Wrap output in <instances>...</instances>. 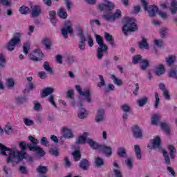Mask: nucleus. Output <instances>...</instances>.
Masks as SVG:
<instances>
[{
	"label": "nucleus",
	"instance_id": "nucleus-1",
	"mask_svg": "<svg viewBox=\"0 0 177 177\" xmlns=\"http://www.w3.org/2000/svg\"><path fill=\"white\" fill-rule=\"evenodd\" d=\"M28 145L26 142L23 141L19 143V147L21 149L22 151H19L17 149H10L6 147V146L0 143V154L1 156H6L7 158V162H20V161H23L24 158H26L27 153L24 152L26 150V147H28Z\"/></svg>",
	"mask_w": 177,
	"mask_h": 177
},
{
	"label": "nucleus",
	"instance_id": "nucleus-2",
	"mask_svg": "<svg viewBox=\"0 0 177 177\" xmlns=\"http://www.w3.org/2000/svg\"><path fill=\"white\" fill-rule=\"evenodd\" d=\"M87 143L88 145H89L91 149H93L94 150L98 149L100 151H102V153H105L106 157H111V155L113 154V149H111V147L106 145H100L92 139L87 140Z\"/></svg>",
	"mask_w": 177,
	"mask_h": 177
},
{
	"label": "nucleus",
	"instance_id": "nucleus-3",
	"mask_svg": "<svg viewBox=\"0 0 177 177\" xmlns=\"http://www.w3.org/2000/svg\"><path fill=\"white\" fill-rule=\"evenodd\" d=\"M95 39L97 44H98L100 46L97 50V57L99 59V60H102L103 55H104V52L107 51L109 47H107V45L104 44L103 37H102L100 35H96Z\"/></svg>",
	"mask_w": 177,
	"mask_h": 177
},
{
	"label": "nucleus",
	"instance_id": "nucleus-4",
	"mask_svg": "<svg viewBox=\"0 0 177 177\" xmlns=\"http://www.w3.org/2000/svg\"><path fill=\"white\" fill-rule=\"evenodd\" d=\"M138 30V26L135 23V19L127 18V22L122 27V32L124 35H128V32H135Z\"/></svg>",
	"mask_w": 177,
	"mask_h": 177
},
{
	"label": "nucleus",
	"instance_id": "nucleus-5",
	"mask_svg": "<svg viewBox=\"0 0 177 177\" xmlns=\"http://www.w3.org/2000/svg\"><path fill=\"white\" fill-rule=\"evenodd\" d=\"M20 38H21V34L19 32L14 34L12 38L7 44V49L9 50V52L15 50L16 45L21 44V40Z\"/></svg>",
	"mask_w": 177,
	"mask_h": 177
},
{
	"label": "nucleus",
	"instance_id": "nucleus-6",
	"mask_svg": "<svg viewBox=\"0 0 177 177\" xmlns=\"http://www.w3.org/2000/svg\"><path fill=\"white\" fill-rule=\"evenodd\" d=\"M152 125H160V128L166 132L167 135H169V129H171V126L167 123L160 122V116L158 115H153L151 118Z\"/></svg>",
	"mask_w": 177,
	"mask_h": 177
},
{
	"label": "nucleus",
	"instance_id": "nucleus-7",
	"mask_svg": "<svg viewBox=\"0 0 177 177\" xmlns=\"http://www.w3.org/2000/svg\"><path fill=\"white\" fill-rule=\"evenodd\" d=\"M141 5L143 6L144 10L148 12L149 17H154L156 13L158 12V8L156 5H152L147 8L149 3L146 0H141Z\"/></svg>",
	"mask_w": 177,
	"mask_h": 177
},
{
	"label": "nucleus",
	"instance_id": "nucleus-8",
	"mask_svg": "<svg viewBox=\"0 0 177 177\" xmlns=\"http://www.w3.org/2000/svg\"><path fill=\"white\" fill-rule=\"evenodd\" d=\"M102 17L104 20H106V21L114 23L115 20H118V19L121 17V10L118 9L114 14L112 12L105 13L103 15Z\"/></svg>",
	"mask_w": 177,
	"mask_h": 177
},
{
	"label": "nucleus",
	"instance_id": "nucleus-9",
	"mask_svg": "<svg viewBox=\"0 0 177 177\" xmlns=\"http://www.w3.org/2000/svg\"><path fill=\"white\" fill-rule=\"evenodd\" d=\"M149 149H153L154 150H158V151H161V150H164L161 148V139L160 136H156L153 140H151L149 143L148 144Z\"/></svg>",
	"mask_w": 177,
	"mask_h": 177
},
{
	"label": "nucleus",
	"instance_id": "nucleus-10",
	"mask_svg": "<svg viewBox=\"0 0 177 177\" xmlns=\"http://www.w3.org/2000/svg\"><path fill=\"white\" fill-rule=\"evenodd\" d=\"M75 89L76 91H77L80 96H84V97H86V100L87 102H92V98L91 97V91H89V89H86L85 91H82V88H81V86L80 85H76Z\"/></svg>",
	"mask_w": 177,
	"mask_h": 177
},
{
	"label": "nucleus",
	"instance_id": "nucleus-11",
	"mask_svg": "<svg viewBox=\"0 0 177 177\" xmlns=\"http://www.w3.org/2000/svg\"><path fill=\"white\" fill-rule=\"evenodd\" d=\"M98 9L101 10V12H110V10L114 9V4L111 1H105V3H102L98 5Z\"/></svg>",
	"mask_w": 177,
	"mask_h": 177
},
{
	"label": "nucleus",
	"instance_id": "nucleus-12",
	"mask_svg": "<svg viewBox=\"0 0 177 177\" xmlns=\"http://www.w3.org/2000/svg\"><path fill=\"white\" fill-rule=\"evenodd\" d=\"M73 32L74 31L71 28V22H70V21H67L65 23V27L61 30L62 35H63L64 38L67 39L68 38V35L67 34H73Z\"/></svg>",
	"mask_w": 177,
	"mask_h": 177
},
{
	"label": "nucleus",
	"instance_id": "nucleus-13",
	"mask_svg": "<svg viewBox=\"0 0 177 177\" xmlns=\"http://www.w3.org/2000/svg\"><path fill=\"white\" fill-rule=\"evenodd\" d=\"M28 148L30 151H37V154H38L39 157H44L46 154L45 151L39 146H31V145H28Z\"/></svg>",
	"mask_w": 177,
	"mask_h": 177
},
{
	"label": "nucleus",
	"instance_id": "nucleus-14",
	"mask_svg": "<svg viewBox=\"0 0 177 177\" xmlns=\"http://www.w3.org/2000/svg\"><path fill=\"white\" fill-rule=\"evenodd\" d=\"M132 131L133 136L136 139H142L143 138V131L138 126H134Z\"/></svg>",
	"mask_w": 177,
	"mask_h": 177
},
{
	"label": "nucleus",
	"instance_id": "nucleus-15",
	"mask_svg": "<svg viewBox=\"0 0 177 177\" xmlns=\"http://www.w3.org/2000/svg\"><path fill=\"white\" fill-rule=\"evenodd\" d=\"M155 75L160 77V75H163L165 74V67L162 64H159L155 67L154 69Z\"/></svg>",
	"mask_w": 177,
	"mask_h": 177
},
{
	"label": "nucleus",
	"instance_id": "nucleus-16",
	"mask_svg": "<svg viewBox=\"0 0 177 177\" xmlns=\"http://www.w3.org/2000/svg\"><path fill=\"white\" fill-rule=\"evenodd\" d=\"M88 138V133L85 132L83 135L80 136L77 140H76V145H84L86 142L88 143V140L91 138Z\"/></svg>",
	"mask_w": 177,
	"mask_h": 177
},
{
	"label": "nucleus",
	"instance_id": "nucleus-17",
	"mask_svg": "<svg viewBox=\"0 0 177 177\" xmlns=\"http://www.w3.org/2000/svg\"><path fill=\"white\" fill-rule=\"evenodd\" d=\"M42 10L39 6H34L31 9V16L32 17H38L41 15Z\"/></svg>",
	"mask_w": 177,
	"mask_h": 177
},
{
	"label": "nucleus",
	"instance_id": "nucleus-18",
	"mask_svg": "<svg viewBox=\"0 0 177 177\" xmlns=\"http://www.w3.org/2000/svg\"><path fill=\"white\" fill-rule=\"evenodd\" d=\"M104 120V110L100 109L97 112V115L95 116V121L97 122H102Z\"/></svg>",
	"mask_w": 177,
	"mask_h": 177
},
{
	"label": "nucleus",
	"instance_id": "nucleus-19",
	"mask_svg": "<svg viewBox=\"0 0 177 177\" xmlns=\"http://www.w3.org/2000/svg\"><path fill=\"white\" fill-rule=\"evenodd\" d=\"M77 46L80 50V52H85L86 46V37H82L80 39Z\"/></svg>",
	"mask_w": 177,
	"mask_h": 177
},
{
	"label": "nucleus",
	"instance_id": "nucleus-20",
	"mask_svg": "<svg viewBox=\"0 0 177 177\" xmlns=\"http://www.w3.org/2000/svg\"><path fill=\"white\" fill-rule=\"evenodd\" d=\"M42 45H44L47 50H50L52 47V41L49 38L45 37L41 40Z\"/></svg>",
	"mask_w": 177,
	"mask_h": 177
},
{
	"label": "nucleus",
	"instance_id": "nucleus-21",
	"mask_svg": "<svg viewBox=\"0 0 177 177\" xmlns=\"http://www.w3.org/2000/svg\"><path fill=\"white\" fill-rule=\"evenodd\" d=\"M90 165H91V164L89 163V161L86 159H82L80 161V167L84 171H88V169L89 168Z\"/></svg>",
	"mask_w": 177,
	"mask_h": 177
},
{
	"label": "nucleus",
	"instance_id": "nucleus-22",
	"mask_svg": "<svg viewBox=\"0 0 177 177\" xmlns=\"http://www.w3.org/2000/svg\"><path fill=\"white\" fill-rule=\"evenodd\" d=\"M64 138L65 139H71L74 138V135H73V131L67 128L64 129Z\"/></svg>",
	"mask_w": 177,
	"mask_h": 177
},
{
	"label": "nucleus",
	"instance_id": "nucleus-23",
	"mask_svg": "<svg viewBox=\"0 0 177 177\" xmlns=\"http://www.w3.org/2000/svg\"><path fill=\"white\" fill-rule=\"evenodd\" d=\"M37 172L40 175H45L48 172V167L44 165H39L36 169Z\"/></svg>",
	"mask_w": 177,
	"mask_h": 177
},
{
	"label": "nucleus",
	"instance_id": "nucleus-24",
	"mask_svg": "<svg viewBox=\"0 0 177 177\" xmlns=\"http://www.w3.org/2000/svg\"><path fill=\"white\" fill-rule=\"evenodd\" d=\"M169 10L171 13V15H176L177 12V1L176 0H172L171 3V7L169 8Z\"/></svg>",
	"mask_w": 177,
	"mask_h": 177
},
{
	"label": "nucleus",
	"instance_id": "nucleus-25",
	"mask_svg": "<svg viewBox=\"0 0 177 177\" xmlns=\"http://www.w3.org/2000/svg\"><path fill=\"white\" fill-rule=\"evenodd\" d=\"M162 153L163 154L165 164H167V165H169L171 164V158H169L168 152H167L165 149H162Z\"/></svg>",
	"mask_w": 177,
	"mask_h": 177
},
{
	"label": "nucleus",
	"instance_id": "nucleus-26",
	"mask_svg": "<svg viewBox=\"0 0 177 177\" xmlns=\"http://www.w3.org/2000/svg\"><path fill=\"white\" fill-rule=\"evenodd\" d=\"M54 89L52 88H46L43 90L41 93V97H46L49 95H52V93L54 92Z\"/></svg>",
	"mask_w": 177,
	"mask_h": 177
},
{
	"label": "nucleus",
	"instance_id": "nucleus-27",
	"mask_svg": "<svg viewBox=\"0 0 177 177\" xmlns=\"http://www.w3.org/2000/svg\"><path fill=\"white\" fill-rule=\"evenodd\" d=\"M134 151L138 160H142V151L140 149V146L136 145L134 146Z\"/></svg>",
	"mask_w": 177,
	"mask_h": 177
},
{
	"label": "nucleus",
	"instance_id": "nucleus-28",
	"mask_svg": "<svg viewBox=\"0 0 177 177\" xmlns=\"http://www.w3.org/2000/svg\"><path fill=\"white\" fill-rule=\"evenodd\" d=\"M140 49H149V44L147 39L142 38V41L139 43Z\"/></svg>",
	"mask_w": 177,
	"mask_h": 177
},
{
	"label": "nucleus",
	"instance_id": "nucleus-29",
	"mask_svg": "<svg viewBox=\"0 0 177 177\" xmlns=\"http://www.w3.org/2000/svg\"><path fill=\"white\" fill-rule=\"evenodd\" d=\"M75 31L77 32V37H79L80 39L86 38L84 35V30H82V28H81V26H77Z\"/></svg>",
	"mask_w": 177,
	"mask_h": 177
},
{
	"label": "nucleus",
	"instance_id": "nucleus-30",
	"mask_svg": "<svg viewBox=\"0 0 177 177\" xmlns=\"http://www.w3.org/2000/svg\"><path fill=\"white\" fill-rule=\"evenodd\" d=\"M49 17H50V20L52 23V24H53L54 26L56 24V11L55 10H52L49 12Z\"/></svg>",
	"mask_w": 177,
	"mask_h": 177
},
{
	"label": "nucleus",
	"instance_id": "nucleus-31",
	"mask_svg": "<svg viewBox=\"0 0 177 177\" xmlns=\"http://www.w3.org/2000/svg\"><path fill=\"white\" fill-rule=\"evenodd\" d=\"M117 154L119 157H127V149L124 147L118 148L117 150Z\"/></svg>",
	"mask_w": 177,
	"mask_h": 177
},
{
	"label": "nucleus",
	"instance_id": "nucleus-32",
	"mask_svg": "<svg viewBox=\"0 0 177 177\" xmlns=\"http://www.w3.org/2000/svg\"><path fill=\"white\" fill-rule=\"evenodd\" d=\"M110 78H111V80H113V82H114L115 85H118V86H121V85H122V84H124L122 80H121L119 78L115 77V75H111Z\"/></svg>",
	"mask_w": 177,
	"mask_h": 177
},
{
	"label": "nucleus",
	"instance_id": "nucleus-33",
	"mask_svg": "<svg viewBox=\"0 0 177 177\" xmlns=\"http://www.w3.org/2000/svg\"><path fill=\"white\" fill-rule=\"evenodd\" d=\"M95 167H103V165H104V161L102 158L97 157L95 158Z\"/></svg>",
	"mask_w": 177,
	"mask_h": 177
},
{
	"label": "nucleus",
	"instance_id": "nucleus-34",
	"mask_svg": "<svg viewBox=\"0 0 177 177\" xmlns=\"http://www.w3.org/2000/svg\"><path fill=\"white\" fill-rule=\"evenodd\" d=\"M168 149L170 153V157L171 160H174L175 158V154L176 153V149H175L173 145H169Z\"/></svg>",
	"mask_w": 177,
	"mask_h": 177
},
{
	"label": "nucleus",
	"instance_id": "nucleus-35",
	"mask_svg": "<svg viewBox=\"0 0 177 177\" xmlns=\"http://www.w3.org/2000/svg\"><path fill=\"white\" fill-rule=\"evenodd\" d=\"M86 115H88V113H86V110L84 108H82L78 113V117L81 120H84V118H86Z\"/></svg>",
	"mask_w": 177,
	"mask_h": 177
},
{
	"label": "nucleus",
	"instance_id": "nucleus-36",
	"mask_svg": "<svg viewBox=\"0 0 177 177\" xmlns=\"http://www.w3.org/2000/svg\"><path fill=\"white\" fill-rule=\"evenodd\" d=\"M32 54H34L33 56H35L37 57V59H38V61L41 60V59H42V57L44 56V54L42 53V51H41L40 49H36L33 53H32Z\"/></svg>",
	"mask_w": 177,
	"mask_h": 177
},
{
	"label": "nucleus",
	"instance_id": "nucleus-37",
	"mask_svg": "<svg viewBox=\"0 0 177 177\" xmlns=\"http://www.w3.org/2000/svg\"><path fill=\"white\" fill-rule=\"evenodd\" d=\"M58 16L61 19H67V16H68L67 12L65 10L64 8H61L58 12Z\"/></svg>",
	"mask_w": 177,
	"mask_h": 177
},
{
	"label": "nucleus",
	"instance_id": "nucleus-38",
	"mask_svg": "<svg viewBox=\"0 0 177 177\" xmlns=\"http://www.w3.org/2000/svg\"><path fill=\"white\" fill-rule=\"evenodd\" d=\"M147 100H149V98L145 96L142 98L138 100L137 101V103L140 107H143L146 103H147Z\"/></svg>",
	"mask_w": 177,
	"mask_h": 177
},
{
	"label": "nucleus",
	"instance_id": "nucleus-39",
	"mask_svg": "<svg viewBox=\"0 0 177 177\" xmlns=\"http://www.w3.org/2000/svg\"><path fill=\"white\" fill-rule=\"evenodd\" d=\"M140 66L141 70H146V68L149 67V61H147V59H142L140 63Z\"/></svg>",
	"mask_w": 177,
	"mask_h": 177
},
{
	"label": "nucleus",
	"instance_id": "nucleus-40",
	"mask_svg": "<svg viewBox=\"0 0 177 177\" xmlns=\"http://www.w3.org/2000/svg\"><path fill=\"white\" fill-rule=\"evenodd\" d=\"M176 60V57L174 55H170L167 58H166V62L168 66H171V64H174Z\"/></svg>",
	"mask_w": 177,
	"mask_h": 177
},
{
	"label": "nucleus",
	"instance_id": "nucleus-41",
	"mask_svg": "<svg viewBox=\"0 0 177 177\" xmlns=\"http://www.w3.org/2000/svg\"><path fill=\"white\" fill-rule=\"evenodd\" d=\"M143 58L142 57V55H137L133 57V63L134 64H138V63L140 64Z\"/></svg>",
	"mask_w": 177,
	"mask_h": 177
},
{
	"label": "nucleus",
	"instance_id": "nucleus-42",
	"mask_svg": "<svg viewBox=\"0 0 177 177\" xmlns=\"http://www.w3.org/2000/svg\"><path fill=\"white\" fill-rule=\"evenodd\" d=\"M3 130L6 135H12V133H13V129L10 124H7Z\"/></svg>",
	"mask_w": 177,
	"mask_h": 177
},
{
	"label": "nucleus",
	"instance_id": "nucleus-43",
	"mask_svg": "<svg viewBox=\"0 0 177 177\" xmlns=\"http://www.w3.org/2000/svg\"><path fill=\"white\" fill-rule=\"evenodd\" d=\"M72 155L73 156V159L75 161H80L81 160V153H80V151H75L73 152Z\"/></svg>",
	"mask_w": 177,
	"mask_h": 177
},
{
	"label": "nucleus",
	"instance_id": "nucleus-44",
	"mask_svg": "<svg viewBox=\"0 0 177 177\" xmlns=\"http://www.w3.org/2000/svg\"><path fill=\"white\" fill-rule=\"evenodd\" d=\"M6 85L7 88L12 89L15 86V80L12 78L8 79Z\"/></svg>",
	"mask_w": 177,
	"mask_h": 177
},
{
	"label": "nucleus",
	"instance_id": "nucleus-45",
	"mask_svg": "<svg viewBox=\"0 0 177 177\" xmlns=\"http://www.w3.org/2000/svg\"><path fill=\"white\" fill-rule=\"evenodd\" d=\"M43 67L46 71H48V73H50V74L53 73V70L50 68L49 62H45L43 64Z\"/></svg>",
	"mask_w": 177,
	"mask_h": 177
},
{
	"label": "nucleus",
	"instance_id": "nucleus-46",
	"mask_svg": "<svg viewBox=\"0 0 177 177\" xmlns=\"http://www.w3.org/2000/svg\"><path fill=\"white\" fill-rule=\"evenodd\" d=\"M100 82L97 83L98 88H102V86H106V81H104V77L103 75H99Z\"/></svg>",
	"mask_w": 177,
	"mask_h": 177
},
{
	"label": "nucleus",
	"instance_id": "nucleus-47",
	"mask_svg": "<svg viewBox=\"0 0 177 177\" xmlns=\"http://www.w3.org/2000/svg\"><path fill=\"white\" fill-rule=\"evenodd\" d=\"M19 12L21 13V15H28V13L30 12V8L26 6H22L19 8Z\"/></svg>",
	"mask_w": 177,
	"mask_h": 177
},
{
	"label": "nucleus",
	"instance_id": "nucleus-48",
	"mask_svg": "<svg viewBox=\"0 0 177 177\" xmlns=\"http://www.w3.org/2000/svg\"><path fill=\"white\" fill-rule=\"evenodd\" d=\"M29 140L31 142V146H37V145L39 143V140L38 139L32 137V136H28Z\"/></svg>",
	"mask_w": 177,
	"mask_h": 177
},
{
	"label": "nucleus",
	"instance_id": "nucleus-49",
	"mask_svg": "<svg viewBox=\"0 0 177 177\" xmlns=\"http://www.w3.org/2000/svg\"><path fill=\"white\" fill-rule=\"evenodd\" d=\"M158 104H160V96L158 95V93L155 92L154 108L158 109Z\"/></svg>",
	"mask_w": 177,
	"mask_h": 177
},
{
	"label": "nucleus",
	"instance_id": "nucleus-50",
	"mask_svg": "<svg viewBox=\"0 0 177 177\" xmlns=\"http://www.w3.org/2000/svg\"><path fill=\"white\" fill-rule=\"evenodd\" d=\"M121 110L124 111V113H129L131 111V106H129L127 104H123L120 106Z\"/></svg>",
	"mask_w": 177,
	"mask_h": 177
},
{
	"label": "nucleus",
	"instance_id": "nucleus-51",
	"mask_svg": "<svg viewBox=\"0 0 177 177\" xmlns=\"http://www.w3.org/2000/svg\"><path fill=\"white\" fill-rule=\"evenodd\" d=\"M169 77H170V78H174V80H177V71H176V69H171L169 72Z\"/></svg>",
	"mask_w": 177,
	"mask_h": 177
},
{
	"label": "nucleus",
	"instance_id": "nucleus-52",
	"mask_svg": "<svg viewBox=\"0 0 177 177\" xmlns=\"http://www.w3.org/2000/svg\"><path fill=\"white\" fill-rule=\"evenodd\" d=\"M33 103V109L35 111H39V110H42V106L41 105V104H39V102H38L37 101H34Z\"/></svg>",
	"mask_w": 177,
	"mask_h": 177
},
{
	"label": "nucleus",
	"instance_id": "nucleus-53",
	"mask_svg": "<svg viewBox=\"0 0 177 177\" xmlns=\"http://www.w3.org/2000/svg\"><path fill=\"white\" fill-rule=\"evenodd\" d=\"M5 63H6V59L3 54L0 53V67H5Z\"/></svg>",
	"mask_w": 177,
	"mask_h": 177
},
{
	"label": "nucleus",
	"instance_id": "nucleus-54",
	"mask_svg": "<svg viewBox=\"0 0 177 177\" xmlns=\"http://www.w3.org/2000/svg\"><path fill=\"white\" fill-rule=\"evenodd\" d=\"M113 176L114 177H122V172L118 169H113Z\"/></svg>",
	"mask_w": 177,
	"mask_h": 177
},
{
	"label": "nucleus",
	"instance_id": "nucleus-55",
	"mask_svg": "<svg viewBox=\"0 0 177 177\" xmlns=\"http://www.w3.org/2000/svg\"><path fill=\"white\" fill-rule=\"evenodd\" d=\"M23 49H24V53L25 55H28V51L30 50V44L24 43Z\"/></svg>",
	"mask_w": 177,
	"mask_h": 177
},
{
	"label": "nucleus",
	"instance_id": "nucleus-56",
	"mask_svg": "<svg viewBox=\"0 0 177 177\" xmlns=\"http://www.w3.org/2000/svg\"><path fill=\"white\" fill-rule=\"evenodd\" d=\"M41 144L42 146H45V147H48L49 145V141H48V138L46 137H42L41 139Z\"/></svg>",
	"mask_w": 177,
	"mask_h": 177
},
{
	"label": "nucleus",
	"instance_id": "nucleus-57",
	"mask_svg": "<svg viewBox=\"0 0 177 177\" xmlns=\"http://www.w3.org/2000/svg\"><path fill=\"white\" fill-rule=\"evenodd\" d=\"M24 122L25 125H26L27 127H31V125H34V121H32L28 118H24Z\"/></svg>",
	"mask_w": 177,
	"mask_h": 177
},
{
	"label": "nucleus",
	"instance_id": "nucleus-58",
	"mask_svg": "<svg viewBox=\"0 0 177 177\" xmlns=\"http://www.w3.org/2000/svg\"><path fill=\"white\" fill-rule=\"evenodd\" d=\"M48 102L52 104V106H55V108L57 107V105H56V102H55V96H53V95L48 97Z\"/></svg>",
	"mask_w": 177,
	"mask_h": 177
},
{
	"label": "nucleus",
	"instance_id": "nucleus-59",
	"mask_svg": "<svg viewBox=\"0 0 177 177\" xmlns=\"http://www.w3.org/2000/svg\"><path fill=\"white\" fill-rule=\"evenodd\" d=\"M160 37L162 38H165V36L167 35V33L168 32V28H162L160 29Z\"/></svg>",
	"mask_w": 177,
	"mask_h": 177
},
{
	"label": "nucleus",
	"instance_id": "nucleus-60",
	"mask_svg": "<svg viewBox=\"0 0 177 177\" xmlns=\"http://www.w3.org/2000/svg\"><path fill=\"white\" fill-rule=\"evenodd\" d=\"M159 16L163 19V20H167L168 19V14L164 11H158Z\"/></svg>",
	"mask_w": 177,
	"mask_h": 177
},
{
	"label": "nucleus",
	"instance_id": "nucleus-61",
	"mask_svg": "<svg viewBox=\"0 0 177 177\" xmlns=\"http://www.w3.org/2000/svg\"><path fill=\"white\" fill-rule=\"evenodd\" d=\"M64 167L65 168H70L71 166V162L70 161V159H68L67 157L64 158Z\"/></svg>",
	"mask_w": 177,
	"mask_h": 177
},
{
	"label": "nucleus",
	"instance_id": "nucleus-62",
	"mask_svg": "<svg viewBox=\"0 0 177 177\" xmlns=\"http://www.w3.org/2000/svg\"><path fill=\"white\" fill-rule=\"evenodd\" d=\"M86 39H87L88 46H90V48H92V46H93V39H92L91 35H87Z\"/></svg>",
	"mask_w": 177,
	"mask_h": 177
},
{
	"label": "nucleus",
	"instance_id": "nucleus-63",
	"mask_svg": "<svg viewBox=\"0 0 177 177\" xmlns=\"http://www.w3.org/2000/svg\"><path fill=\"white\" fill-rule=\"evenodd\" d=\"M154 44L156 46H158V48H161V46L164 45V41H162L161 39H155Z\"/></svg>",
	"mask_w": 177,
	"mask_h": 177
},
{
	"label": "nucleus",
	"instance_id": "nucleus-64",
	"mask_svg": "<svg viewBox=\"0 0 177 177\" xmlns=\"http://www.w3.org/2000/svg\"><path fill=\"white\" fill-rule=\"evenodd\" d=\"M50 154H51V156H54V157H59V151H57V149H50Z\"/></svg>",
	"mask_w": 177,
	"mask_h": 177
}]
</instances>
